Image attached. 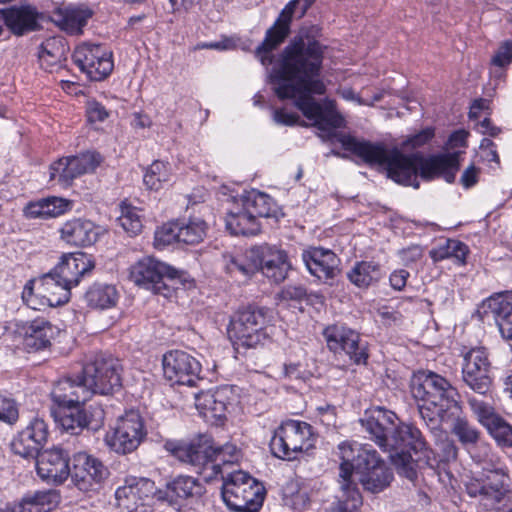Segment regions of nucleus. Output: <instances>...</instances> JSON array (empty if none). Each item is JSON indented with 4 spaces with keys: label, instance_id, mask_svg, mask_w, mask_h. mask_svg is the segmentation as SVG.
<instances>
[{
    "label": "nucleus",
    "instance_id": "f257e3e1",
    "mask_svg": "<svg viewBox=\"0 0 512 512\" xmlns=\"http://www.w3.org/2000/svg\"><path fill=\"white\" fill-rule=\"evenodd\" d=\"M322 59V47L317 41L294 39L283 50L281 62L273 68L270 80L278 98L293 100L294 106L314 126L329 131L341 127L344 119L336 111L333 100L326 99L322 105L313 97L326 90L319 78Z\"/></svg>",
    "mask_w": 512,
    "mask_h": 512
},
{
    "label": "nucleus",
    "instance_id": "f03ea898",
    "mask_svg": "<svg viewBox=\"0 0 512 512\" xmlns=\"http://www.w3.org/2000/svg\"><path fill=\"white\" fill-rule=\"evenodd\" d=\"M342 147L361 158L366 164L384 166L393 181L419 188L418 174L425 180L442 177L454 181L459 168V152L424 157L421 153L405 155L397 148L388 149L382 143L360 140L350 135H340Z\"/></svg>",
    "mask_w": 512,
    "mask_h": 512
},
{
    "label": "nucleus",
    "instance_id": "7ed1b4c3",
    "mask_svg": "<svg viewBox=\"0 0 512 512\" xmlns=\"http://www.w3.org/2000/svg\"><path fill=\"white\" fill-rule=\"evenodd\" d=\"M396 420L394 412L377 407L362 420V425L380 448L391 452L390 459L398 474L414 481L418 467L434 469L438 460L418 428L397 425Z\"/></svg>",
    "mask_w": 512,
    "mask_h": 512
},
{
    "label": "nucleus",
    "instance_id": "20e7f679",
    "mask_svg": "<svg viewBox=\"0 0 512 512\" xmlns=\"http://www.w3.org/2000/svg\"><path fill=\"white\" fill-rule=\"evenodd\" d=\"M410 390L428 428L437 429L446 420L448 411L459 409L457 390L444 377L432 371L414 373Z\"/></svg>",
    "mask_w": 512,
    "mask_h": 512
},
{
    "label": "nucleus",
    "instance_id": "39448f33",
    "mask_svg": "<svg viewBox=\"0 0 512 512\" xmlns=\"http://www.w3.org/2000/svg\"><path fill=\"white\" fill-rule=\"evenodd\" d=\"M165 448L181 462L195 467L206 480L224 476L223 467L237 464L242 458L241 450L233 443L215 445L204 436L191 443L167 442Z\"/></svg>",
    "mask_w": 512,
    "mask_h": 512
},
{
    "label": "nucleus",
    "instance_id": "423d86ee",
    "mask_svg": "<svg viewBox=\"0 0 512 512\" xmlns=\"http://www.w3.org/2000/svg\"><path fill=\"white\" fill-rule=\"evenodd\" d=\"M338 454L342 460L339 475L344 464H347L356 488L359 489L360 483L366 491L379 493L390 486L393 472L375 450L345 441L338 445Z\"/></svg>",
    "mask_w": 512,
    "mask_h": 512
},
{
    "label": "nucleus",
    "instance_id": "0eeeda50",
    "mask_svg": "<svg viewBox=\"0 0 512 512\" xmlns=\"http://www.w3.org/2000/svg\"><path fill=\"white\" fill-rule=\"evenodd\" d=\"M271 316L265 308L248 307L238 311L228 327V336L236 349L256 348L270 339Z\"/></svg>",
    "mask_w": 512,
    "mask_h": 512
},
{
    "label": "nucleus",
    "instance_id": "6e6552de",
    "mask_svg": "<svg viewBox=\"0 0 512 512\" xmlns=\"http://www.w3.org/2000/svg\"><path fill=\"white\" fill-rule=\"evenodd\" d=\"M222 499L234 512H257L265 497L264 486L247 472L233 471L223 476Z\"/></svg>",
    "mask_w": 512,
    "mask_h": 512
},
{
    "label": "nucleus",
    "instance_id": "1a4fd4ad",
    "mask_svg": "<svg viewBox=\"0 0 512 512\" xmlns=\"http://www.w3.org/2000/svg\"><path fill=\"white\" fill-rule=\"evenodd\" d=\"M316 436L312 426L304 421L289 419L275 430L270 449L280 459L293 460L300 452L314 447Z\"/></svg>",
    "mask_w": 512,
    "mask_h": 512
},
{
    "label": "nucleus",
    "instance_id": "9d476101",
    "mask_svg": "<svg viewBox=\"0 0 512 512\" xmlns=\"http://www.w3.org/2000/svg\"><path fill=\"white\" fill-rule=\"evenodd\" d=\"M71 288L50 271L37 279L29 280L22 291L23 301L34 310L56 307L67 303Z\"/></svg>",
    "mask_w": 512,
    "mask_h": 512
},
{
    "label": "nucleus",
    "instance_id": "9b49d317",
    "mask_svg": "<svg viewBox=\"0 0 512 512\" xmlns=\"http://www.w3.org/2000/svg\"><path fill=\"white\" fill-rule=\"evenodd\" d=\"M177 277H179L177 269L153 257H143L129 269V278L135 285L166 298L173 293L167 280Z\"/></svg>",
    "mask_w": 512,
    "mask_h": 512
},
{
    "label": "nucleus",
    "instance_id": "f8f14e48",
    "mask_svg": "<svg viewBox=\"0 0 512 512\" xmlns=\"http://www.w3.org/2000/svg\"><path fill=\"white\" fill-rule=\"evenodd\" d=\"M121 365L111 356L96 355L83 367L81 380L89 390V398L94 393L108 394L121 386Z\"/></svg>",
    "mask_w": 512,
    "mask_h": 512
},
{
    "label": "nucleus",
    "instance_id": "ddd939ff",
    "mask_svg": "<svg viewBox=\"0 0 512 512\" xmlns=\"http://www.w3.org/2000/svg\"><path fill=\"white\" fill-rule=\"evenodd\" d=\"M508 476L502 469L484 470L465 482L466 492L486 509L495 508L508 493Z\"/></svg>",
    "mask_w": 512,
    "mask_h": 512
},
{
    "label": "nucleus",
    "instance_id": "4468645a",
    "mask_svg": "<svg viewBox=\"0 0 512 512\" xmlns=\"http://www.w3.org/2000/svg\"><path fill=\"white\" fill-rule=\"evenodd\" d=\"M314 0H290L280 12L274 24L266 31L265 38L256 49V55L263 65L272 63V51L289 35L292 17L298 5H301L299 18L303 17Z\"/></svg>",
    "mask_w": 512,
    "mask_h": 512
},
{
    "label": "nucleus",
    "instance_id": "2eb2a0df",
    "mask_svg": "<svg viewBox=\"0 0 512 512\" xmlns=\"http://www.w3.org/2000/svg\"><path fill=\"white\" fill-rule=\"evenodd\" d=\"M146 436L143 419L138 411H127L105 436L106 444L118 454L136 450Z\"/></svg>",
    "mask_w": 512,
    "mask_h": 512
},
{
    "label": "nucleus",
    "instance_id": "dca6fc26",
    "mask_svg": "<svg viewBox=\"0 0 512 512\" xmlns=\"http://www.w3.org/2000/svg\"><path fill=\"white\" fill-rule=\"evenodd\" d=\"M162 365L164 377L171 385L194 386L200 380L201 364L185 351L167 352Z\"/></svg>",
    "mask_w": 512,
    "mask_h": 512
},
{
    "label": "nucleus",
    "instance_id": "f3484780",
    "mask_svg": "<svg viewBox=\"0 0 512 512\" xmlns=\"http://www.w3.org/2000/svg\"><path fill=\"white\" fill-rule=\"evenodd\" d=\"M73 59L89 79L99 81L113 70L112 53L98 44L82 43L74 51Z\"/></svg>",
    "mask_w": 512,
    "mask_h": 512
},
{
    "label": "nucleus",
    "instance_id": "a211bd4d",
    "mask_svg": "<svg viewBox=\"0 0 512 512\" xmlns=\"http://www.w3.org/2000/svg\"><path fill=\"white\" fill-rule=\"evenodd\" d=\"M101 162V155L95 151L61 158L51 164L50 180L69 185L75 178L94 172Z\"/></svg>",
    "mask_w": 512,
    "mask_h": 512
},
{
    "label": "nucleus",
    "instance_id": "6ab92c4d",
    "mask_svg": "<svg viewBox=\"0 0 512 512\" xmlns=\"http://www.w3.org/2000/svg\"><path fill=\"white\" fill-rule=\"evenodd\" d=\"M154 493V482L145 478H130L116 490L115 499L124 512H149Z\"/></svg>",
    "mask_w": 512,
    "mask_h": 512
},
{
    "label": "nucleus",
    "instance_id": "aec40b11",
    "mask_svg": "<svg viewBox=\"0 0 512 512\" xmlns=\"http://www.w3.org/2000/svg\"><path fill=\"white\" fill-rule=\"evenodd\" d=\"M490 362L483 348H474L464 356L462 376L464 382L476 393L486 395L491 387Z\"/></svg>",
    "mask_w": 512,
    "mask_h": 512
},
{
    "label": "nucleus",
    "instance_id": "412c9836",
    "mask_svg": "<svg viewBox=\"0 0 512 512\" xmlns=\"http://www.w3.org/2000/svg\"><path fill=\"white\" fill-rule=\"evenodd\" d=\"M250 257L255 258L257 271L261 270L263 275L275 283L284 281L291 269L286 251L276 246L264 244L253 247L250 249Z\"/></svg>",
    "mask_w": 512,
    "mask_h": 512
},
{
    "label": "nucleus",
    "instance_id": "4be33fe9",
    "mask_svg": "<svg viewBox=\"0 0 512 512\" xmlns=\"http://www.w3.org/2000/svg\"><path fill=\"white\" fill-rule=\"evenodd\" d=\"M73 466L70 472L74 485L83 492L95 490L106 478L108 471L97 458L79 452L73 456Z\"/></svg>",
    "mask_w": 512,
    "mask_h": 512
},
{
    "label": "nucleus",
    "instance_id": "5701e85b",
    "mask_svg": "<svg viewBox=\"0 0 512 512\" xmlns=\"http://www.w3.org/2000/svg\"><path fill=\"white\" fill-rule=\"evenodd\" d=\"M38 476L49 484H62L70 475L69 453L55 446L39 452L36 456Z\"/></svg>",
    "mask_w": 512,
    "mask_h": 512
},
{
    "label": "nucleus",
    "instance_id": "b1692460",
    "mask_svg": "<svg viewBox=\"0 0 512 512\" xmlns=\"http://www.w3.org/2000/svg\"><path fill=\"white\" fill-rule=\"evenodd\" d=\"M323 335L331 351L344 352L356 364L366 361V349L360 345L359 335L354 330L342 325H332L324 330Z\"/></svg>",
    "mask_w": 512,
    "mask_h": 512
},
{
    "label": "nucleus",
    "instance_id": "393cba45",
    "mask_svg": "<svg viewBox=\"0 0 512 512\" xmlns=\"http://www.w3.org/2000/svg\"><path fill=\"white\" fill-rule=\"evenodd\" d=\"M48 425L40 417L32 418L11 442L12 451L24 458H34L47 442Z\"/></svg>",
    "mask_w": 512,
    "mask_h": 512
},
{
    "label": "nucleus",
    "instance_id": "a878e982",
    "mask_svg": "<svg viewBox=\"0 0 512 512\" xmlns=\"http://www.w3.org/2000/svg\"><path fill=\"white\" fill-rule=\"evenodd\" d=\"M451 431L476 463L481 464L490 459L489 444L481 440L480 431L465 417H456Z\"/></svg>",
    "mask_w": 512,
    "mask_h": 512
},
{
    "label": "nucleus",
    "instance_id": "bb28decb",
    "mask_svg": "<svg viewBox=\"0 0 512 512\" xmlns=\"http://www.w3.org/2000/svg\"><path fill=\"white\" fill-rule=\"evenodd\" d=\"M231 394V389L226 386L202 391L195 395V407L207 422L217 424L225 418Z\"/></svg>",
    "mask_w": 512,
    "mask_h": 512
},
{
    "label": "nucleus",
    "instance_id": "cd10ccee",
    "mask_svg": "<svg viewBox=\"0 0 512 512\" xmlns=\"http://www.w3.org/2000/svg\"><path fill=\"white\" fill-rule=\"evenodd\" d=\"M61 501L60 493L54 489L25 494L20 500L0 507V512H52Z\"/></svg>",
    "mask_w": 512,
    "mask_h": 512
},
{
    "label": "nucleus",
    "instance_id": "c85d7f7f",
    "mask_svg": "<svg viewBox=\"0 0 512 512\" xmlns=\"http://www.w3.org/2000/svg\"><path fill=\"white\" fill-rule=\"evenodd\" d=\"M94 268V263L90 256L82 253H68L61 257L59 263L54 267L53 275L59 277L64 285L71 289L76 287L81 278L91 272Z\"/></svg>",
    "mask_w": 512,
    "mask_h": 512
},
{
    "label": "nucleus",
    "instance_id": "c756f323",
    "mask_svg": "<svg viewBox=\"0 0 512 512\" xmlns=\"http://www.w3.org/2000/svg\"><path fill=\"white\" fill-rule=\"evenodd\" d=\"M480 312L491 316L502 337L512 340V297L510 294H496L484 300Z\"/></svg>",
    "mask_w": 512,
    "mask_h": 512
},
{
    "label": "nucleus",
    "instance_id": "7c9ffc66",
    "mask_svg": "<svg viewBox=\"0 0 512 512\" xmlns=\"http://www.w3.org/2000/svg\"><path fill=\"white\" fill-rule=\"evenodd\" d=\"M102 229L92 221L73 218L64 222L60 228V238L68 245L87 247L97 242Z\"/></svg>",
    "mask_w": 512,
    "mask_h": 512
},
{
    "label": "nucleus",
    "instance_id": "2f4dec72",
    "mask_svg": "<svg viewBox=\"0 0 512 512\" xmlns=\"http://www.w3.org/2000/svg\"><path fill=\"white\" fill-rule=\"evenodd\" d=\"M302 259L308 271L320 280L331 279L338 272L339 258L329 249L310 248L303 251Z\"/></svg>",
    "mask_w": 512,
    "mask_h": 512
},
{
    "label": "nucleus",
    "instance_id": "473e14b6",
    "mask_svg": "<svg viewBox=\"0 0 512 512\" xmlns=\"http://www.w3.org/2000/svg\"><path fill=\"white\" fill-rule=\"evenodd\" d=\"M93 11L85 5H70L59 7L52 14V21L61 30L77 35L81 34Z\"/></svg>",
    "mask_w": 512,
    "mask_h": 512
},
{
    "label": "nucleus",
    "instance_id": "72a5a7b5",
    "mask_svg": "<svg viewBox=\"0 0 512 512\" xmlns=\"http://www.w3.org/2000/svg\"><path fill=\"white\" fill-rule=\"evenodd\" d=\"M205 493L204 485L191 476H178L166 485L165 491L158 492V499L171 503L181 500L198 501Z\"/></svg>",
    "mask_w": 512,
    "mask_h": 512
},
{
    "label": "nucleus",
    "instance_id": "f704fd0d",
    "mask_svg": "<svg viewBox=\"0 0 512 512\" xmlns=\"http://www.w3.org/2000/svg\"><path fill=\"white\" fill-rule=\"evenodd\" d=\"M50 395L58 407L71 406L87 401L89 390L83 385L81 378L78 381L65 378L55 383Z\"/></svg>",
    "mask_w": 512,
    "mask_h": 512
},
{
    "label": "nucleus",
    "instance_id": "c9c22d12",
    "mask_svg": "<svg viewBox=\"0 0 512 512\" xmlns=\"http://www.w3.org/2000/svg\"><path fill=\"white\" fill-rule=\"evenodd\" d=\"M72 201L51 196L28 203L23 212L28 219H49L59 217L72 209Z\"/></svg>",
    "mask_w": 512,
    "mask_h": 512
},
{
    "label": "nucleus",
    "instance_id": "e433bc0d",
    "mask_svg": "<svg viewBox=\"0 0 512 512\" xmlns=\"http://www.w3.org/2000/svg\"><path fill=\"white\" fill-rule=\"evenodd\" d=\"M350 469L347 464L341 469L338 477V484L341 495L330 512H359L362 505L360 490L350 478Z\"/></svg>",
    "mask_w": 512,
    "mask_h": 512
},
{
    "label": "nucleus",
    "instance_id": "4c0bfd02",
    "mask_svg": "<svg viewBox=\"0 0 512 512\" xmlns=\"http://www.w3.org/2000/svg\"><path fill=\"white\" fill-rule=\"evenodd\" d=\"M5 15L6 26L17 36L38 29L39 14L35 8L31 6L10 7L3 9Z\"/></svg>",
    "mask_w": 512,
    "mask_h": 512
},
{
    "label": "nucleus",
    "instance_id": "58836bf2",
    "mask_svg": "<svg viewBox=\"0 0 512 512\" xmlns=\"http://www.w3.org/2000/svg\"><path fill=\"white\" fill-rule=\"evenodd\" d=\"M226 228L232 235H256L260 232L259 221L244 207L240 200H237L228 211Z\"/></svg>",
    "mask_w": 512,
    "mask_h": 512
},
{
    "label": "nucleus",
    "instance_id": "ea45409f",
    "mask_svg": "<svg viewBox=\"0 0 512 512\" xmlns=\"http://www.w3.org/2000/svg\"><path fill=\"white\" fill-rule=\"evenodd\" d=\"M56 328L47 320L38 318L24 327V345L29 350L47 348L56 335Z\"/></svg>",
    "mask_w": 512,
    "mask_h": 512
},
{
    "label": "nucleus",
    "instance_id": "a19ab883",
    "mask_svg": "<svg viewBox=\"0 0 512 512\" xmlns=\"http://www.w3.org/2000/svg\"><path fill=\"white\" fill-rule=\"evenodd\" d=\"M68 52L65 39L62 37H50L39 47L38 58L43 69L49 72L56 71L66 60Z\"/></svg>",
    "mask_w": 512,
    "mask_h": 512
},
{
    "label": "nucleus",
    "instance_id": "79ce46f5",
    "mask_svg": "<svg viewBox=\"0 0 512 512\" xmlns=\"http://www.w3.org/2000/svg\"><path fill=\"white\" fill-rule=\"evenodd\" d=\"M58 408L59 411L54 412L55 421L70 434H78L91 422L87 410L80 404Z\"/></svg>",
    "mask_w": 512,
    "mask_h": 512
},
{
    "label": "nucleus",
    "instance_id": "37998d69",
    "mask_svg": "<svg viewBox=\"0 0 512 512\" xmlns=\"http://www.w3.org/2000/svg\"><path fill=\"white\" fill-rule=\"evenodd\" d=\"M244 207L258 220V218L276 217L278 208L274 200L265 193L252 190L239 199Z\"/></svg>",
    "mask_w": 512,
    "mask_h": 512
},
{
    "label": "nucleus",
    "instance_id": "c03bdc74",
    "mask_svg": "<svg viewBox=\"0 0 512 512\" xmlns=\"http://www.w3.org/2000/svg\"><path fill=\"white\" fill-rule=\"evenodd\" d=\"M382 270L378 263L373 261L356 262L347 277L358 288H368L382 278Z\"/></svg>",
    "mask_w": 512,
    "mask_h": 512
},
{
    "label": "nucleus",
    "instance_id": "a18cd8bd",
    "mask_svg": "<svg viewBox=\"0 0 512 512\" xmlns=\"http://www.w3.org/2000/svg\"><path fill=\"white\" fill-rule=\"evenodd\" d=\"M85 300L91 308L109 309L116 305L118 292L113 285L95 283L85 293Z\"/></svg>",
    "mask_w": 512,
    "mask_h": 512
},
{
    "label": "nucleus",
    "instance_id": "49530a36",
    "mask_svg": "<svg viewBox=\"0 0 512 512\" xmlns=\"http://www.w3.org/2000/svg\"><path fill=\"white\" fill-rule=\"evenodd\" d=\"M179 243L196 245L203 241L207 232V224L199 218L189 219L187 222H178Z\"/></svg>",
    "mask_w": 512,
    "mask_h": 512
},
{
    "label": "nucleus",
    "instance_id": "de8ad7c7",
    "mask_svg": "<svg viewBox=\"0 0 512 512\" xmlns=\"http://www.w3.org/2000/svg\"><path fill=\"white\" fill-rule=\"evenodd\" d=\"M171 178V166L169 163L156 160L145 171L143 176L144 185L150 190H159L163 183Z\"/></svg>",
    "mask_w": 512,
    "mask_h": 512
},
{
    "label": "nucleus",
    "instance_id": "09e8293b",
    "mask_svg": "<svg viewBox=\"0 0 512 512\" xmlns=\"http://www.w3.org/2000/svg\"><path fill=\"white\" fill-rule=\"evenodd\" d=\"M248 262L242 258L234 257L232 255H225V270L232 277H242L243 279L250 278L257 271V264L255 258L250 257L248 253Z\"/></svg>",
    "mask_w": 512,
    "mask_h": 512
},
{
    "label": "nucleus",
    "instance_id": "8fccbe9b",
    "mask_svg": "<svg viewBox=\"0 0 512 512\" xmlns=\"http://www.w3.org/2000/svg\"><path fill=\"white\" fill-rule=\"evenodd\" d=\"M119 225L130 235H137L142 230V220L139 210L127 203L120 205Z\"/></svg>",
    "mask_w": 512,
    "mask_h": 512
},
{
    "label": "nucleus",
    "instance_id": "3c124183",
    "mask_svg": "<svg viewBox=\"0 0 512 512\" xmlns=\"http://www.w3.org/2000/svg\"><path fill=\"white\" fill-rule=\"evenodd\" d=\"M468 404L478 422L485 428L499 416L492 405L476 397H469Z\"/></svg>",
    "mask_w": 512,
    "mask_h": 512
},
{
    "label": "nucleus",
    "instance_id": "603ef678",
    "mask_svg": "<svg viewBox=\"0 0 512 512\" xmlns=\"http://www.w3.org/2000/svg\"><path fill=\"white\" fill-rule=\"evenodd\" d=\"M488 433L500 446H512V426L498 416L486 427Z\"/></svg>",
    "mask_w": 512,
    "mask_h": 512
},
{
    "label": "nucleus",
    "instance_id": "864d4df0",
    "mask_svg": "<svg viewBox=\"0 0 512 512\" xmlns=\"http://www.w3.org/2000/svg\"><path fill=\"white\" fill-rule=\"evenodd\" d=\"M442 424L437 429L429 428L435 437L436 444L442 452L443 461L449 462L456 460L458 455V448L452 440L449 439L447 433L441 428Z\"/></svg>",
    "mask_w": 512,
    "mask_h": 512
},
{
    "label": "nucleus",
    "instance_id": "5fc2aeb1",
    "mask_svg": "<svg viewBox=\"0 0 512 512\" xmlns=\"http://www.w3.org/2000/svg\"><path fill=\"white\" fill-rule=\"evenodd\" d=\"M179 227L178 222H169L163 224L155 231L154 245L155 247H165L175 242H179L178 237Z\"/></svg>",
    "mask_w": 512,
    "mask_h": 512
},
{
    "label": "nucleus",
    "instance_id": "6e6d98bb",
    "mask_svg": "<svg viewBox=\"0 0 512 512\" xmlns=\"http://www.w3.org/2000/svg\"><path fill=\"white\" fill-rule=\"evenodd\" d=\"M434 129L431 127H427L420 132L408 137L405 141H403L400 147H396L400 150L402 154L403 152H408L410 150H415L423 147L434 137Z\"/></svg>",
    "mask_w": 512,
    "mask_h": 512
},
{
    "label": "nucleus",
    "instance_id": "4d7b16f0",
    "mask_svg": "<svg viewBox=\"0 0 512 512\" xmlns=\"http://www.w3.org/2000/svg\"><path fill=\"white\" fill-rule=\"evenodd\" d=\"M512 63V41H504L501 43L494 56L491 64L495 67L505 68Z\"/></svg>",
    "mask_w": 512,
    "mask_h": 512
},
{
    "label": "nucleus",
    "instance_id": "13d9d810",
    "mask_svg": "<svg viewBox=\"0 0 512 512\" xmlns=\"http://www.w3.org/2000/svg\"><path fill=\"white\" fill-rule=\"evenodd\" d=\"M86 114L89 122H102L108 118L109 113L106 108L97 101H88Z\"/></svg>",
    "mask_w": 512,
    "mask_h": 512
},
{
    "label": "nucleus",
    "instance_id": "bf43d9fd",
    "mask_svg": "<svg viewBox=\"0 0 512 512\" xmlns=\"http://www.w3.org/2000/svg\"><path fill=\"white\" fill-rule=\"evenodd\" d=\"M236 47V41L232 38H223L219 41L203 42L195 46V50L213 49L219 51L231 50Z\"/></svg>",
    "mask_w": 512,
    "mask_h": 512
},
{
    "label": "nucleus",
    "instance_id": "052dcab7",
    "mask_svg": "<svg viewBox=\"0 0 512 512\" xmlns=\"http://www.w3.org/2000/svg\"><path fill=\"white\" fill-rule=\"evenodd\" d=\"M284 374L287 378L293 380H306L310 376V372L301 363L285 364Z\"/></svg>",
    "mask_w": 512,
    "mask_h": 512
},
{
    "label": "nucleus",
    "instance_id": "680f3d73",
    "mask_svg": "<svg viewBox=\"0 0 512 512\" xmlns=\"http://www.w3.org/2000/svg\"><path fill=\"white\" fill-rule=\"evenodd\" d=\"M18 419V409L13 401L2 400L0 403V420L13 423Z\"/></svg>",
    "mask_w": 512,
    "mask_h": 512
},
{
    "label": "nucleus",
    "instance_id": "e2e57ef3",
    "mask_svg": "<svg viewBox=\"0 0 512 512\" xmlns=\"http://www.w3.org/2000/svg\"><path fill=\"white\" fill-rule=\"evenodd\" d=\"M273 119L277 124L292 126L300 120L296 113L287 112L285 109H276L273 113Z\"/></svg>",
    "mask_w": 512,
    "mask_h": 512
},
{
    "label": "nucleus",
    "instance_id": "0e129e2a",
    "mask_svg": "<svg viewBox=\"0 0 512 512\" xmlns=\"http://www.w3.org/2000/svg\"><path fill=\"white\" fill-rule=\"evenodd\" d=\"M448 250L451 257L456 258L461 263L465 262L467 255V246L458 240H448Z\"/></svg>",
    "mask_w": 512,
    "mask_h": 512
},
{
    "label": "nucleus",
    "instance_id": "69168bd1",
    "mask_svg": "<svg viewBox=\"0 0 512 512\" xmlns=\"http://www.w3.org/2000/svg\"><path fill=\"white\" fill-rule=\"evenodd\" d=\"M408 277L409 272L404 269L394 271L389 278L391 287L401 291L406 286Z\"/></svg>",
    "mask_w": 512,
    "mask_h": 512
},
{
    "label": "nucleus",
    "instance_id": "338daca9",
    "mask_svg": "<svg viewBox=\"0 0 512 512\" xmlns=\"http://www.w3.org/2000/svg\"><path fill=\"white\" fill-rule=\"evenodd\" d=\"M478 174H479V170L474 165H470L469 167H467L464 170V172L460 178L461 184L465 188L472 187L473 185H475L477 183Z\"/></svg>",
    "mask_w": 512,
    "mask_h": 512
},
{
    "label": "nucleus",
    "instance_id": "774afa93",
    "mask_svg": "<svg viewBox=\"0 0 512 512\" xmlns=\"http://www.w3.org/2000/svg\"><path fill=\"white\" fill-rule=\"evenodd\" d=\"M480 148L484 153V157L488 161L499 162V157L495 150L494 143L490 139L484 138L481 141Z\"/></svg>",
    "mask_w": 512,
    "mask_h": 512
}]
</instances>
